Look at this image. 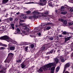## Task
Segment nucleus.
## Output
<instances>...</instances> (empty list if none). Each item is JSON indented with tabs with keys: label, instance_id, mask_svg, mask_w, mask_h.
<instances>
[{
	"label": "nucleus",
	"instance_id": "obj_1",
	"mask_svg": "<svg viewBox=\"0 0 73 73\" xmlns=\"http://www.w3.org/2000/svg\"><path fill=\"white\" fill-rule=\"evenodd\" d=\"M52 65V64H51V63H50L44 66L45 69H46V70H48V68H51Z\"/></svg>",
	"mask_w": 73,
	"mask_h": 73
},
{
	"label": "nucleus",
	"instance_id": "obj_2",
	"mask_svg": "<svg viewBox=\"0 0 73 73\" xmlns=\"http://www.w3.org/2000/svg\"><path fill=\"white\" fill-rule=\"evenodd\" d=\"M51 24V23L48 22V23H41V27H46V26H48V25H50Z\"/></svg>",
	"mask_w": 73,
	"mask_h": 73
},
{
	"label": "nucleus",
	"instance_id": "obj_3",
	"mask_svg": "<svg viewBox=\"0 0 73 73\" xmlns=\"http://www.w3.org/2000/svg\"><path fill=\"white\" fill-rule=\"evenodd\" d=\"M9 39V37L7 35H5L3 36L0 37V40H8Z\"/></svg>",
	"mask_w": 73,
	"mask_h": 73
},
{
	"label": "nucleus",
	"instance_id": "obj_4",
	"mask_svg": "<svg viewBox=\"0 0 73 73\" xmlns=\"http://www.w3.org/2000/svg\"><path fill=\"white\" fill-rule=\"evenodd\" d=\"M43 70L44 71H46L44 66L40 67V69H38V70L39 72H43Z\"/></svg>",
	"mask_w": 73,
	"mask_h": 73
},
{
	"label": "nucleus",
	"instance_id": "obj_5",
	"mask_svg": "<svg viewBox=\"0 0 73 73\" xmlns=\"http://www.w3.org/2000/svg\"><path fill=\"white\" fill-rule=\"evenodd\" d=\"M23 29L26 30L27 32H29V29L28 28V27H27V26L25 25V26H23Z\"/></svg>",
	"mask_w": 73,
	"mask_h": 73
},
{
	"label": "nucleus",
	"instance_id": "obj_6",
	"mask_svg": "<svg viewBox=\"0 0 73 73\" xmlns=\"http://www.w3.org/2000/svg\"><path fill=\"white\" fill-rule=\"evenodd\" d=\"M45 49V47L43 46L39 50V52L41 53H42L43 51L44 50V49Z\"/></svg>",
	"mask_w": 73,
	"mask_h": 73
},
{
	"label": "nucleus",
	"instance_id": "obj_7",
	"mask_svg": "<svg viewBox=\"0 0 73 73\" xmlns=\"http://www.w3.org/2000/svg\"><path fill=\"white\" fill-rule=\"evenodd\" d=\"M72 36H70L69 37H68L67 38H65V40L64 42H66L67 41H69L70 39L72 38Z\"/></svg>",
	"mask_w": 73,
	"mask_h": 73
},
{
	"label": "nucleus",
	"instance_id": "obj_8",
	"mask_svg": "<svg viewBox=\"0 0 73 73\" xmlns=\"http://www.w3.org/2000/svg\"><path fill=\"white\" fill-rule=\"evenodd\" d=\"M8 56L11 58H12L14 56V54L12 53H10L8 54Z\"/></svg>",
	"mask_w": 73,
	"mask_h": 73
},
{
	"label": "nucleus",
	"instance_id": "obj_9",
	"mask_svg": "<svg viewBox=\"0 0 73 73\" xmlns=\"http://www.w3.org/2000/svg\"><path fill=\"white\" fill-rule=\"evenodd\" d=\"M55 70V67L53 66L51 68V73H54V70Z\"/></svg>",
	"mask_w": 73,
	"mask_h": 73
},
{
	"label": "nucleus",
	"instance_id": "obj_10",
	"mask_svg": "<svg viewBox=\"0 0 73 73\" xmlns=\"http://www.w3.org/2000/svg\"><path fill=\"white\" fill-rule=\"evenodd\" d=\"M70 66V63H68L65 65L64 68H69Z\"/></svg>",
	"mask_w": 73,
	"mask_h": 73
},
{
	"label": "nucleus",
	"instance_id": "obj_11",
	"mask_svg": "<svg viewBox=\"0 0 73 73\" xmlns=\"http://www.w3.org/2000/svg\"><path fill=\"white\" fill-rule=\"evenodd\" d=\"M15 47L14 46H11L9 48V49L10 50H15Z\"/></svg>",
	"mask_w": 73,
	"mask_h": 73
},
{
	"label": "nucleus",
	"instance_id": "obj_12",
	"mask_svg": "<svg viewBox=\"0 0 73 73\" xmlns=\"http://www.w3.org/2000/svg\"><path fill=\"white\" fill-rule=\"evenodd\" d=\"M8 1H9V0H3L2 4H4L5 3H7Z\"/></svg>",
	"mask_w": 73,
	"mask_h": 73
},
{
	"label": "nucleus",
	"instance_id": "obj_13",
	"mask_svg": "<svg viewBox=\"0 0 73 73\" xmlns=\"http://www.w3.org/2000/svg\"><path fill=\"white\" fill-rule=\"evenodd\" d=\"M66 13H67V12H66V11H64L61 13V14H62V15H66Z\"/></svg>",
	"mask_w": 73,
	"mask_h": 73
},
{
	"label": "nucleus",
	"instance_id": "obj_14",
	"mask_svg": "<svg viewBox=\"0 0 73 73\" xmlns=\"http://www.w3.org/2000/svg\"><path fill=\"white\" fill-rule=\"evenodd\" d=\"M38 4L40 6H43V5H45V4H43L42 3L40 2L39 3H38Z\"/></svg>",
	"mask_w": 73,
	"mask_h": 73
},
{
	"label": "nucleus",
	"instance_id": "obj_15",
	"mask_svg": "<svg viewBox=\"0 0 73 73\" xmlns=\"http://www.w3.org/2000/svg\"><path fill=\"white\" fill-rule=\"evenodd\" d=\"M23 45H29V44H30V43H29V42H23Z\"/></svg>",
	"mask_w": 73,
	"mask_h": 73
},
{
	"label": "nucleus",
	"instance_id": "obj_16",
	"mask_svg": "<svg viewBox=\"0 0 73 73\" xmlns=\"http://www.w3.org/2000/svg\"><path fill=\"white\" fill-rule=\"evenodd\" d=\"M64 7L63 6H62L61 7L60 11L62 12L64 11Z\"/></svg>",
	"mask_w": 73,
	"mask_h": 73
},
{
	"label": "nucleus",
	"instance_id": "obj_17",
	"mask_svg": "<svg viewBox=\"0 0 73 73\" xmlns=\"http://www.w3.org/2000/svg\"><path fill=\"white\" fill-rule=\"evenodd\" d=\"M26 66L23 63L22 64H21V68H22V69H24L25 67Z\"/></svg>",
	"mask_w": 73,
	"mask_h": 73
},
{
	"label": "nucleus",
	"instance_id": "obj_18",
	"mask_svg": "<svg viewBox=\"0 0 73 73\" xmlns=\"http://www.w3.org/2000/svg\"><path fill=\"white\" fill-rule=\"evenodd\" d=\"M55 61L56 64H57L59 60L57 59V58H56L54 59Z\"/></svg>",
	"mask_w": 73,
	"mask_h": 73
},
{
	"label": "nucleus",
	"instance_id": "obj_19",
	"mask_svg": "<svg viewBox=\"0 0 73 73\" xmlns=\"http://www.w3.org/2000/svg\"><path fill=\"white\" fill-rule=\"evenodd\" d=\"M59 69H60V66H58V67H57L56 69V72H58Z\"/></svg>",
	"mask_w": 73,
	"mask_h": 73
},
{
	"label": "nucleus",
	"instance_id": "obj_20",
	"mask_svg": "<svg viewBox=\"0 0 73 73\" xmlns=\"http://www.w3.org/2000/svg\"><path fill=\"white\" fill-rule=\"evenodd\" d=\"M63 23L64 25H66L67 24V21L66 20H64Z\"/></svg>",
	"mask_w": 73,
	"mask_h": 73
},
{
	"label": "nucleus",
	"instance_id": "obj_21",
	"mask_svg": "<svg viewBox=\"0 0 73 73\" xmlns=\"http://www.w3.org/2000/svg\"><path fill=\"white\" fill-rule=\"evenodd\" d=\"M48 4L49 6H50L51 7L52 6V2H50V1H48Z\"/></svg>",
	"mask_w": 73,
	"mask_h": 73
},
{
	"label": "nucleus",
	"instance_id": "obj_22",
	"mask_svg": "<svg viewBox=\"0 0 73 73\" xmlns=\"http://www.w3.org/2000/svg\"><path fill=\"white\" fill-rule=\"evenodd\" d=\"M36 30V32H39L40 31V28H39V27H37L35 28Z\"/></svg>",
	"mask_w": 73,
	"mask_h": 73
},
{
	"label": "nucleus",
	"instance_id": "obj_23",
	"mask_svg": "<svg viewBox=\"0 0 73 73\" xmlns=\"http://www.w3.org/2000/svg\"><path fill=\"white\" fill-rule=\"evenodd\" d=\"M33 17L34 19H37L38 17L37 15H33Z\"/></svg>",
	"mask_w": 73,
	"mask_h": 73
},
{
	"label": "nucleus",
	"instance_id": "obj_24",
	"mask_svg": "<svg viewBox=\"0 0 73 73\" xmlns=\"http://www.w3.org/2000/svg\"><path fill=\"white\" fill-rule=\"evenodd\" d=\"M28 46H26L25 48V52H27L28 50Z\"/></svg>",
	"mask_w": 73,
	"mask_h": 73
},
{
	"label": "nucleus",
	"instance_id": "obj_25",
	"mask_svg": "<svg viewBox=\"0 0 73 73\" xmlns=\"http://www.w3.org/2000/svg\"><path fill=\"white\" fill-rule=\"evenodd\" d=\"M59 21H61V22H62V23H63L64 21V20L62 19H58Z\"/></svg>",
	"mask_w": 73,
	"mask_h": 73
},
{
	"label": "nucleus",
	"instance_id": "obj_26",
	"mask_svg": "<svg viewBox=\"0 0 73 73\" xmlns=\"http://www.w3.org/2000/svg\"><path fill=\"white\" fill-rule=\"evenodd\" d=\"M63 35H67V34H68V35L69 34V33L65 31H64L63 32Z\"/></svg>",
	"mask_w": 73,
	"mask_h": 73
},
{
	"label": "nucleus",
	"instance_id": "obj_27",
	"mask_svg": "<svg viewBox=\"0 0 73 73\" xmlns=\"http://www.w3.org/2000/svg\"><path fill=\"white\" fill-rule=\"evenodd\" d=\"M49 14V12L48 11H46L44 13V15H48Z\"/></svg>",
	"mask_w": 73,
	"mask_h": 73
},
{
	"label": "nucleus",
	"instance_id": "obj_28",
	"mask_svg": "<svg viewBox=\"0 0 73 73\" xmlns=\"http://www.w3.org/2000/svg\"><path fill=\"white\" fill-rule=\"evenodd\" d=\"M10 62V61H9V60H5V61H4V62L5 63V62H8V64H9V62Z\"/></svg>",
	"mask_w": 73,
	"mask_h": 73
},
{
	"label": "nucleus",
	"instance_id": "obj_29",
	"mask_svg": "<svg viewBox=\"0 0 73 73\" xmlns=\"http://www.w3.org/2000/svg\"><path fill=\"white\" fill-rule=\"evenodd\" d=\"M31 11H27L26 12V13L27 14V15H29V13H31Z\"/></svg>",
	"mask_w": 73,
	"mask_h": 73
},
{
	"label": "nucleus",
	"instance_id": "obj_30",
	"mask_svg": "<svg viewBox=\"0 0 73 73\" xmlns=\"http://www.w3.org/2000/svg\"><path fill=\"white\" fill-rule=\"evenodd\" d=\"M54 51V50L53 49L50 50L49 52L50 53V54H52V53H53V52Z\"/></svg>",
	"mask_w": 73,
	"mask_h": 73
},
{
	"label": "nucleus",
	"instance_id": "obj_31",
	"mask_svg": "<svg viewBox=\"0 0 73 73\" xmlns=\"http://www.w3.org/2000/svg\"><path fill=\"white\" fill-rule=\"evenodd\" d=\"M48 39L50 40H51V41H52V40H53V38L52 37H50Z\"/></svg>",
	"mask_w": 73,
	"mask_h": 73
},
{
	"label": "nucleus",
	"instance_id": "obj_32",
	"mask_svg": "<svg viewBox=\"0 0 73 73\" xmlns=\"http://www.w3.org/2000/svg\"><path fill=\"white\" fill-rule=\"evenodd\" d=\"M5 48L4 47H2L0 48V50H3V49H5Z\"/></svg>",
	"mask_w": 73,
	"mask_h": 73
},
{
	"label": "nucleus",
	"instance_id": "obj_33",
	"mask_svg": "<svg viewBox=\"0 0 73 73\" xmlns=\"http://www.w3.org/2000/svg\"><path fill=\"white\" fill-rule=\"evenodd\" d=\"M51 64H52V66H54V65H56V64H57V63H51Z\"/></svg>",
	"mask_w": 73,
	"mask_h": 73
},
{
	"label": "nucleus",
	"instance_id": "obj_34",
	"mask_svg": "<svg viewBox=\"0 0 73 73\" xmlns=\"http://www.w3.org/2000/svg\"><path fill=\"white\" fill-rule=\"evenodd\" d=\"M39 14H40V13L37 11H36L35 14V15H39Z\"/></svg>",
	"mask_w": 73,
	"mask_h": 73
},
{
	"label": "nucleus",
	"instance_id": "obj_35",
	"mask_svg": "<svg viewBox=\"0 0 73 73\" xmlns=\"http://www.w3.org/2000/svg\"><path fill=\"white\" fill-rule=\"evenodd\" d=\"M64 8H69V6L67 5H65Z\"/></svg>",
	"mask_w": 73,
	"mask_h": 73
},
{
	"label": "nucleus",
	"instance_id": "obj_36",
	"mask_svg": "<svg viewBox=\"0 0 73 73\" xmlns=\"http://www.w3.org/2000/svg\"><path fill=\"white\" fill-rule=\"evenodd\" d=\"M51 28L50 27H48L46 28V30H49V29H50Z\"/></svg>",
	"mask_w": 73,
	"mask_h": 73
},
{
	"label": "nucleus",
	"instance_id": "obj_37",
	"mask_svg": "<svg viewBox=\"0 0 73 73\" xmlns=\"http://www.w3.org/2000/svg\"><path fill=\"white\" fill-rule=\"evenodd\" d=\"M46 0H43V2L45 4H46V2H47V1H46Z\"/></svg>",
	"mask_w": 73,
	"mask_h": 73
},
{
	"label": "nucleus",
	"instance_id": "obj_38",
	"mask_svg": "<svg viewBox=\"0 0 73 73\" xmlns=\"http://www.w3.org/2000/svg\"><path fill=\"white\" fill-rule=\"evenodd\" d=\"M9 20L10 21H11L13 20V18H9Z\"/></svg>",
	"mask_w": 73,
	"mask_h": 73
},
{
	"label": "nucleus",
	"instance_id": "obj_39",
	"mask_svg": "<svg viewBox=\"0 0 73 73\" xmlns=\"http://www.w3.org/2000/svg\"><path fill=\"white\" fill-rule=\"evenodd\" d=\"M17 62H18V63H19V62H21V60L19 59V60H18L16 61Z\"/></svg>",
	"mask_w": 73,
	"mask_h": 73
},
{
	"label": "nucleus",
	"instance_id": "obj_40",
	"mask_svg": "<svg viewBox=\"0 0 73 73\" xmlns=\"http://www.w3.org/2000/svg\"><path fill=\"white\" fill-rule=\"evenodd\" d=\"M68 25H73V23H69Z\"/></svg>",
	"mask_w": 73,
	"mask_h": 73
},
{
	"label": "nucleus",
	"instance_id": "obj_41",
	"mask_svg": "<svg viewBox=\"0 0 73 73\" xmlns=\"http://www.w3.org/2000/svg\"><path fill=\"white\" fill-rule=\"evenodd\" d=\"M33 18V16H30L29 17V19H32Z\"/></svg>",
	"mask_w": 73,
	"mask_h": 73
},
{
	"label": "nucleus",
	"instance_id": "obj_42",
	"mask_svg": "<svg viewBox=\"0 0 73 73\" xmlns=\"http://www.w3.org/2000/svg\"><path fill=\"white\" fill-rule=\"evenodd\" d=\"M3 46H5V47H7V45L6 44H3L2 45Z\"/></svg>",
	"mask_w": 73,
	"mask_h": 73
},
{
	"label": "nucleus",
	"instance_id": "obj_43",
	"mask_svg": "<svg viewBox=\"0 0 73 73\" xmlns=\"http://www.w3.org/2000/svg\"><path fill=\"white\" fill-rule=\"evenodd\" d=\"M17 32H20V30L19 28H17Z\"/></svg>",
	"mask_w": 73,
	"mask_h": 73
},
{
	"label": "nucleus",
	"instance_id": "obj_44",
	"mask_svg": "<svg viewBox=\"0 0 73 73\" xmlns=\"http://www.w3.org/2000/svg\"><path fill=\"white\" fill-rule=\"evenodd\" d=\"M31 48H34V45L33 44H31Z\"/></svg>",
	"mask_w": 73,
	"mask_h": 73
},
{
	"label": "nucleus",
	"instance_id": "obj_45",
	"mask_svg": "<svg viewBox=\"0 0 73 73\" xmlns=\"http://www.w3.org/2000/svg\"><path fill=\"white\" fill-rule=\"evenodd\" d=\"M55 12L56 15H57V14H58V10H56Z\"/></svg>",
	"mask_w": 73,
	"mask_h": 73
},
{
	"label": "nucleus",
	"instance_id": "obj_46",
	"mask_svg": "<svg viewBox=\"0 0 73 73\" xmlns=\"http://www.w3.org/2000/svg\"><path fill=\"white\" fill-rule=\"evenodd\" d=\"M36 13V11H34L32 13V15H35Z\"/></svg>",
	"mask_w": 73,
	"mask_h": 73
},
{
	"label": "nucleus",
	"instance_id": "obj_47",
	"mask_svg": "<svg viewBox=\"0 0 73 73\" xmlns=\"http://www.w3.org/2000/svg\"><path fill=\"white\" fill-rule=\"evenodd\" d=\"M61 62H64V60L63 58L61 59Z\"/></svg>",
	"mask_w": 73,
	"mask_h": 73
},
{
	"label": "nucleus",
	"instance_id": "obj_48",
	"mask_svg": "<svg viewBox=\"0 0 73 73\" xmlns=\"http://www.w3.org/2000/svg\"><path fill=\"white\" fill-rule=\"evenodd\" d=\"M64 68V69L63 71V73H64L66 71V68Z\"/></svg>",
	"mask_w": 73,
	"mask_h": 73
},
{
	"label": "nucleus",
	"instance_id": "obj_49",
	"mask_svg": "<svg viewBox=\"0 0 73 73\" xmlns=\"http://www.w3.org/2000/svg\"><path fill=\"white\" fill-rule=\"evenodd\" d=\"M70 12H73V9H70Z\"/></svg>",
	"mask_w": 73,
	"mask_h": 73
},
{
	"label": "nucleus",
	"instance_id": "obj_50",
	"mask_svg": "<svg viewBox=\"0 0 73 73\" xmlns=\"http://www.w3.org/2000/svg\"><path fill=\"white\" fill-rule=\"evenodd\" d=\"M11 27H14V24H11Z\"/></svg>",
	"mask_w": 73,
	"mask_h": 73
},
{
	"label": "nucleus",
	"instance_id": "obj_51",
	"mask_svg": "<svg viewBox=\"0 0 73 73\" xmlns=\"http://www.w3.org/2000/svg\"><path fill=\"white\" fill-rule=\"evenodd\" d=\"M50 52H48L46 53V55H48V54H50Z\"/></svg>",
	"mask_w": 73,
	"mask_h": 73
},
{
	"label": "nucleus",
	"instance_id": "obj_52",
	"mask_svg": "<svg viewBox=\"0 0 73 73\" xmlns=\"http://www.w3.org/2000/svg\"><path fill=\"white\" fill-rule=\"evenodd\" d=\"M42 16H43L44 17H47V15H42Z\"/></svg>",
	"mask_w": 73,
	"mask_h": 73
},
{
	"label": "nucleus",
	"instance_id": "obj_53",
	"mask_svg": "<svg viewBox=\"0 0 73 73\" xmlns=\"http://www.w3.org/2000/svg\"><path fill=\"white\" fill-rule=\"evenodd\" d=\"M8 14H6V15L5 16V17H8Z\"/></svg>",
	"mask_w": 73,
	"mask_h": 73
},
{
	"label": "nucleus",
	"instance_id": "obj_54",
	"mask_svg": "<svg viewBox=\"0 0 73 73\" xmlns=\"http://www.w3.org/2000/svg\"><path fill=\"white\" fill-rule=\"evenodd\" d=\"M59 36L60 37H62V36L61 35H59Z\"/></svg>",
	"mask_w": 73,
	"mask_h": 73
},
{
	"label": "nucleus",
	"instance_id": "obj_55",
	"mask_svg": "<svg viewBox=\"0 0 73 73\" xmlns=\"http://www.w3.org/2000/svg\"><path fill=\"white\" fill-rule=\"evenodd\" d=\"M20 25H21V26L22 25H23V23H20L19 24Z\"/></svg>",
	"mask_w": 73,
	"mask_h": 73
},
{
	"label": "nucleus",
	"instance_id": "obj_56",
	"mask_svg": "<svg viewBox=\"0 0 73 73\" xmlns=\"http://www.w3.org/2000/svg\"><path fill=\"white\" fill-rule=\"evenodd\" d=\"M20 23H22L23 21V20H20Z\"/></svg>",
	"mask_w": 73,
	"mask_h": 73
},
{
	"label": "nucleus",
	"instance_id": "obj_57",
	"mask_svg": "<svg viewBox=\"0 0 73 73\" xmlns=\"http://www.w3.org/2000/svg\"><path fill=\"white\" fill-rule=\"evenodd\" d=\"M60 50H58L57 52H58V53H60Z\"/></svg>",
	"mask_w": 73,
	"mask_h": 73
},
{
	"label": "nucleus",
	"instance_id": "obj_58",
	"mask_svg": "<svg viewBox=\"0 0 73 73\" xmlns=\"http://www.w3.org/2000/svg\"><path fill=\"white\" fill-rule=\"evenodd\" d=\"M38 35V36H41V33H39Z\"/></svg>",
	"mask_w": 73,
	"mask_h": 73
},
{
	"label": "nucleus",
	"instance_id": "obj_59",
	"mask_svg": "<svg viewBox=\"0 0 73 73\" xmlns=\"http://www.w3.org/2000/svg\"><path fill=\"white\" fill-rule=\"evenodd\" d=\"M16 14H17V15H19V14H20V12H18V13H16Z\"/></svg>",
	"mask_w": 73,
	"mask_h": 73
},
{
	"label": "nucleus",
	"instance_id": "obj_60",
	"mask_svg": "<svg viewBox=\"0 0 73 73\" xmlns=\"http://www.w3.org/2000/svg\"><path fill=\"white\" fill-rule=\"evenodd\" d=\"M12 27V29H15V27H14V26H13Z\"/></svg>",
	"mask_w": 73,
	"mask_h": 73
},
{
	"label": "nucleus",
	"instance_id": "obj_61",
	"mask_svg": "<svg viewBox=\"0 0 73 73\" xmlns=\"http://www.w3.org/2000/svg\"><path fill=\"white\" fill-rule=\"evenodd\" d=\"M2 27V29H4V26H3Z\"/></svg>",
	"mask_w": 73,
	"mask_h": 73
},
{
	"label": "nucleus",
	"instance_id": "obj_62",
	"mask_svg": "<svg viewBox=\"0 0 73 73\" xmlns=\"http://www.w3.org/2000/svg\"><path fill=\"white\" fill-rule=\"evenodd\" d=\"M40 2H43V0H40Z\"/></svg>",
	"mask_w": 73,
	"mask_h": 73
},
{
	"label": "nucleus",
	"instance_id": "obj_63",
	"mask_svg": "<svg viewBox=\"0 0 73 73\" xmlns=\"http://www.w3.org/2000/svg\"><path fill=\"white\" fill-rule=\"evenodd\" d=\"M0 73H3V71H0Z\"/></svg>",
	"mask_w": 73,
	"mask_h": 73
},
{
	"label": "nucleus",
	"instance_id": "obj_64",
	"mask_svg": "<svg viewBox=\"0 0 73 73\" xmlns=\"http://www.w3.org/2000/svg\"><path fill=\"white\" fill-rule=\"evenodd\" d=\"M3 44H2V43H1L0 42V46H2V45Z\"/></svg>",
	"mask_w": 73,
	"mask_h": 73
}]
</instances>
